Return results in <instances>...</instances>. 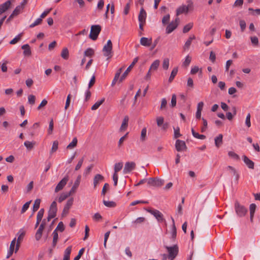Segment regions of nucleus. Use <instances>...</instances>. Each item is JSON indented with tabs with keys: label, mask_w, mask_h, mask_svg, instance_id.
Returning a JSON list of instances; mask_svg holds the SVG:
<instances>
[{
	"label": "nucleus",
	"mask_w": 260,
	"mask_h": 260,
	"mask_svg": "<svg viewBox=\"0 0 260 260\" xmlns=\"http://www.w3.org/2000/svg\"><path fill=\"white\" fill-rule=\"evenodd\" d=\"M234 208L237 215L239 217L245 216L248 212L247 209L238 201L235 202Z\"/></svg>",
	"instance_id": "f257e3e1"
},
{
	"label": "nucleus",
	"mask_w": 260,
	"mask_h": 260,
	"mask_svg": "<svg viewBox=\"0 0 260 260\" xmlns=\"http://www.w3.org/2000/svg\"><path fill=\"white\" fill-rule=\"evenodd\" d=\"M166 248L169 253L168 258L170 260H173L178 253V247L177 245H175L173 246H166Z\"/></svg>",
	"instance_id": "f03ea898"
},
{
	"label": "nucleus",
	"mask_w": 260,
	"mask_h": 260,
	"mask_svg": "<svg viewBox=\"0 0 260 260\" xmlns=\"http://www.w3.org/2000/svg\"><path fill=\"white\" fill-rule=\"evenodd\" d=\"M101 30V27L99 25H93L91 27L89 38L92 40H96Z\"/></svg>",
	"instance_id": "7ed1b4c3"
},
{
	"label": "nucleus",
	"mask_w": 260,
	"mask_h": 260,
	"mask_svg": "<svg viewBox=\"0 0 260 260\" xmlns=\"http://www.w3.org/2000/svg\"><path fill=\"white\" fill-rule=\"evenodd\" d=\"M145 210L147 212L153 215L158 222H162L165 220L163 214L159 211L151 208H146Z\"/></svg>",
	"instance_id": "20e7f679"
},
{
	"label": "nucleus",
	"mask_w": 260,
	"mask_h": 260,
	"mask_svg": "<svg viewBox=\"0 0 260 260\" xmlns=\"http://www.w3.org/2000/svg\"><path fill=\"white\" fill-rule=\"evenodd\" d=\"M180 22L179 18L177 17L174 21L170 22L166 27V33L169 34L174 31L178 26Z\"/></svg>",
	"instance_id": "39448f33"
},
{
	"label": "nucleus",
	"mask_w": 260,
	"mask_h": 260,
	"mask_svg": "<svg viewBox=\"0 0 260 260\" xmlns=\"http://www.w3.org/2000/svg\"><path fill=\"white\" fill-rule=\"evenodd\" d=\"M165 181L161 179L149 178L147 180L148 185L155 187H160L164 185Z\"/></svg>",
	"instance_id": "423d86ee"
},
{
	"label": "nucleus",
	"mask_w": 260,
	"mask_h": 260,
	"mask_svg": "<svg viewBox=\"0 0 260 260\" xmlns=\"http://www.w3.org/2000/svg\"><path fill=\"white\" fill-rule=\"evenodd\" d=\"M112 43L110 40H109L107 41V43L106 45H104L103 52L104 53V55L105 56L108 57V58L111 57V54L112 53Z\"/></svg>",
	"instance_id": "0eeeda50"
},
{
	"label": "nucleus",
	"mask_w": 260,
	"mask_h": 260,
	"mask_svg": "<svg viewBox=\"0 0 260 260\" xmlns=\"http://www.w3.org/2000/svg\"><path fill=\"white\" fill-rule=\"evenodd\" d=\"M136 164L134 161H127L125 162L124 167L123 170V173L124 174L130 173L132 171L135 169Z\"/></svg>",
	"instance_id": "6e6552de"
},
{
	"label": "nucleus",
	"mask_w": 260,
	"mask_h": 260,
	"mask_svg": "<svg viewBox=\"0 0 260 260\" xmlns=\"http://www.w3.org/2000/svg\"><path fill=\"white\" fill-rule=\"evenodd\" d=\"M138 57H135L132 63L130 64V66L127 68L126 71L124 72V73L122 75V76L120 78L119 82H122L127 76L128 73L131 71L132 69L134 67L135 64L138 62Z\"/></svg>",
	"instance_id": "1a4fd4ad"
},
{
	"label": "nucleus",
	"mask_w": 260,
	"mask_h": 260,
	"mask_svg": "<svg viewBox=\"0 0 260 260\" xmlns=\"http://www.w3.org/2000/svg\"><path fill=\"white\" fill-rule=\"evenodd\" d=\"M69 180L68 176H65L61 181L59 182V183L57 184L55 188V192H57L63 189L64 186L67 184L68 181Z\"/></svg>",
	"instance_id": "9d476101"
},
{
	"label": "nucleus",
	"mask_w": 260,
	"mask_h": 260,
	"mask_svg": "<svg viewBox=\"0 0 260 260\" xmlns=\"http://www.w3.org/2000/svg\"><path fill=\"white\" fill-rule=\"evenodd\" d=\"M175 148L177 151L180 152L186 148L184 141L180 140H177L175 143Z\"/></svg>",
	"instance_id": "9b49d317"
},
{
	"label": "nucleus",
	"mask_w": 260,
	"mask_h": 260,
	"mask_svg": "<svg viewBox=\"0 0 260 260\" xmlns=\"http://www.w3.org/2000/svg\"><path fill=\"white\" fill-rule=\"evenodd\" d=\"M57 211V208L56 202L55 201H53L50 206L48 214L55 217L56 216Z\"/></svg>",
	"instance_id": "f8f14e48"
},
{
	"label": "nucleus",
	"mask_w": 260,
	"mask_h": 260,
	"mask_svg": "<svg viewBox=\"0 0 260 260\" xmlns=\"http://www.w3.org/2000/svg\"><path fill=\"white\" fill-rule=\"evenodd\" d=\"M74 200L73 198L70 199L65 205L62 211V216L67 215L69 213V209L73 204Z\"/></svg>",
	"instance_id": "ddd939ff"
},
{
	"label": "nucleus",
	"mask_w": 260,
	"mask_h": 260,
	"mask_svg": "<svg viewBox=\"0 0 260 260\" xmlns=\"http://www.w3.org/2000/svg\"><path fill=\"white\" fill-rule=\"evenodd\" d=\"M11 5V2L10 0L6 1L3 4L0 5V15L8 10Z\"/></svg>",
	"instance_id": "4468645a"
},
{
	"label": "nucleus",
	"mask_w": 260,
	"mask_h": 260,
	"mask_svg": "<svg viewBox=\"0 0 260 260\" xmlns=\"http://www.w3.org/2000/svg\"><path fill=\"white\" fill-rule=\"evenodd\" d=\"M147 14L146 11L144 10L143 8H142L140 10L139 16H138V20L139 22H146Z\"/></svg>",
	"instance_id": "2eb2a0df"
},
{
	"label": "nucleus",
	"mask_w": 260,
	"mask_h": 260,
	"mask_svg": "<svg viewBox=\"0 0 260 260\" xmlns=\"http://www.w3.org/2000/svg\"><path fill=\"white\" fill-rule=\"evenodd\" d=\"M104 180V177L101 174H96L93 178L94 188H95L100 182Z\"/></svg>",
	"instance_id": "dca6fc26"
},
{
	"label": "nucleus",
	"mask_w": 260,
	"mask_h": 260,
	"mask_svg": "<svg viewBox=\"0 0 260 260\" xmlns=\"http://www.w3.org/2000/svg\"><path fill=\"white\" fill-rule=\"evenodd\" d=\"M243 160L244 163L249 169H254V163L253 162V161L250 160L248 157H247L246 155H243Z\"/></svg>",
	"instance_id": "f3484780"
},
{
	"label": "nucleus",
	"mask_w": 260,
	"mask_h": 260,
	"mask_svg": "<svg viewBox=\"0 0 260 260\" xmlns=\"http://www.w3.org/2000/svg\"><path fill=\"white\" fill-rule=\"evenodd\" d=\"M171 219L173 223L171 231V238L172 239L173 241H174L177 236V229L175 224V221L174 218L171 217Z\"/></svg>",
	"instance_id": "a211bd4d"
},
{
	"label": "nucleus",
	"mask_w": 260,
	"mask_h": 260,
	"mask_svg": "<svg viewBox=\"0 0 260 260\" xmlns=\"http://www.w3.org/2000/svg\"><path fill=\"white\" fill-rule=\"evenodd\" d=\"M152 39H148L146 37H142L140 39V44L141 45L149 47L151 45Z\"/></svg>",
	"instance_id": "6ab92c4d"
},
{
	"label": "nucleus",
	"mask_w": 260,
	"mask_h": 260,
	"mask_svg": "<svg viewBox=\"0 0 260 260\" xmlns=\"http://www.w3.org/2000/svg\"><path fill=\"white\" fill-rule=\"evenodd\" d=\"M256 208V206L255 204H251L249 206V211H250V219L251 222L253 221V219L254 217V214L255 213V211Z\"/></svg>",
	"instance_id": "aec40b11"
},
{
	"label": "nucleus",
	"mask_w": 260,
	"mask_h": 260,
	"mask_svg": "<svg viewBox=\"0 0 260 260\" xmlns=\"http://www.w3.org/2000/svg\"><path fill=\"white\" fill-rule=\"evenodd\" d=\"M187 12H188L187 8L186 7L185 5H182V6L179 7L176 10L177 17H178L179 15H180L182 13H187Z\"/></svg>",
	"instance_id": "412c9836"
},
{
	"label": "nucleus",
	"mask_w": 260,
	"mask_h": 260,
	"mask_svg": "<svg viewBox=\"0 0 260 260\" xmlns=\"http://www.w3.org/2000/svg\"><path fill=\"white\" fill-rule=\"evenodd\" d=\"M22 49L24 50L23 54L25 56H30L31 54V52L30 49V47L28 44H25L22 46Z\"/></svg>",
	"instance_id": "4be33fe9"
},
{
	"label": "nucleus",
	"mask_w": 260,
	"mask_h": 260,
	"mask_svg": "<svg viewBox=\"0 0 260 260\" xmlns=\"http://www.w3.org/2000/svg\"><path fill=\"white\" fill-rule=\"evenodd\" d=\"M71 251H72V246H71L68 247L66 249L64 252L63 260H70Z\"/></svg>",
	"instance_id": "5701e85b"
},
{
	"label": "nucleus",
	"mask_w": 260,
	"mask_h": 260,
	"mask_svg": "<svg viewBox=\"0 0 260 260\" xmlns=\"http://www.w3.org/2000/svg\"><path fill=\"white\" fill-rule=\"evenodd\" d=\"M226 169L228 170H229L231 174H232L233 175L235 176V179L237 181H238L239 178V175L238 173L237 172L236 169L234 167L230 166H228Z\"/></svg>",
	"instance_id": "b1692460"
},
{
	"label": "nucleus",
	"mask_w": 260,
	"mask_h": 260,
	"mask_svg": "<svg viewBox=\"0 0 260 260\" xmlns=\"http://www.w3.org/2000/svg\"><path fill=\"white\" fill-rule=\"evenodd\" d=\"M25 233L24 232L21 233L20 235L18 236L17 240V243L16 244V247L15 249V252L16 253L18 250H19L20 244L21 241L22 240L24 236Z\"/></svg>",
	"instance_id": "393cba45"
},
{
	"label": "nucleus",
	"mask_w": 260,
	"mask_h": 260,
	"mask_svg": "<svg viewBox=\"0 0 260 260\" xmlns=\"http://www.w3.org/2000/svg\"><path fill=\"white\" fill-rule=\"evenodd\" d=\"M222 135L219 134L217 137H216L215 138V145L216 147L219 148L222 144Z\"/></svg>",
	"instance_id": "a878e982"
},
{
	"label": "nucleus",
	"mask_w": 260,
	"mask_h": 260,
	"mask_svg": "<svg viewBox=\"0 0 260 260\" xmlns=\"http://www.w3.org/2000/svg\"><path fill=\"white\" fill-rule=\"evenodd\" d=\"M128 117L126 116L124 117L122 124L120 126V131H123L126 129L128 125Z\"/></svg>",
	"instance_id": "bb28decb"
},
{
	"label": "nucleus",
	"mask_w": 260,
	"mask_h": 260,
	"mask_svg": "<svg viewBox=\"0 0 260 260\" xmlns=\"http://www.w3.org/2000/svg\"><path fill=\"white\" fill-rule=\"evenodd\" d=\"M178 73V68H174L171 72L170 76L169 78V82L171 83L174 80L175 77L176 76Z\"/></svg>",
	"instance_id": "cd10ccee"
},
{
	"label": "nucleus",
	"mask_w": 260,
	"mask_h": 260,
	"mask_svg": "<svg viewBox=\"0 0 260 260\" xmlns=\"http://www.w3.org/2000/svg\"><path fill=\"white\" fill-rule=\"evenodd\" d=\"M191 133L192 136L197 139L204 140L206 138V136L204 135H200L199 133L195 132L193 128H191Z\"/></svg>",
	"instance_id": "c85d7f7f"
},
{
	"label": "nucleus",
	"mask_w": 260,
	"mask_h": 260,
	"mask_svg": "<svg viewBox=\"0 0 260 260\" xmlns=\"http://www.w3.org/2000/svg\"><path fill=\"white\" fill-rule=\"evenodd\" d=\"M105 98H102L100 101H97L92 107V110H95L98 109L99 107L104 102Z\"/></svg>",
	"instance_id": "c756f323"
},
{
	"label": "nucleus",
	"mask_w": 260,
	"mask_h": 260,
	"mask_svg": "<svg viewBox=\"0 0 260 260\" xmlns=\"http://www.w3.org/2000/svg\"><path fill=\"white\" fill-rule=\"evenodd\" d=\"M41 203V200L39 199H37L35 200V203L33 205L32 208V214L34 213L36 211H37Z\"/></svg>",
	"instance_id": "7c9ffc66"
},
{
	"label": "nucleus",
	"mask_w": 260,
	"mask_h": 260,
	"mask_svg": "<svg viewBox=\"0 0 260 260\" xmlns=\"http://www.w3.org/2000/svg\"><path fill=\"white\" fill-rule=\"evenodd\" d=\"M52 235H53L52 246L53 247H55V246L56 245L58 238V233H57V231H56V230H54L53 232Z\"/></svg>",
	"instance_id": "2f4dec72"
},
{
	"label": "nucleus",
	"mask_w": 260,
	"mask_h": 260,
	"mask_svg": "<svg viewBox=\"0 0 260 260\" xmlns=\"http://www.w3.org/2000/svg\"><path fill=\"white\" fill-rule=\"evenodd\" d=\"M35 143V142H30L28 141H26L25 142H24V145L26 147L27 150H30L34 147Z\"/></svg>",
	"instance_id": "473e14b6"
},
{
	"label": "nucleus",
	"mask_w": 260,
	"mask_h": 260,
	"mask_svg": "<svg viewBox=\"0 0 260 260\" xmlns=\"http://www.w3.org/2000/svg\"><path fill=\"white\" fill-rule=\"evenodd\" d=\"M147 138V129L146 127L143 128L141 133L140 140L142 142L146 141Z\"/></svg>",
	"instance_id": "72a5a7b5"
},
{
	"label": "nucleus",
	"mask_w": 260,
	"mask_h": 260,
	"mask_svg": "<svg viewBox=\"0 0 260 260\" xmlns=\"http://www.w3.org/2000/svg\"><path fill=\"white\" fill-rule=\"evenodd\" d=\"M195 39V36H190L185 42L184 46V49H188L191 45V42L193 40Z\"/></svg>",
	"instance_id": "f704fd0d"
},
{
	"label": "nucleus",
	"mask_w": 260,
	"mask_h": 260,
	"mask_svg": "<svg viewBox=\"0 0 260 260\" xmlns=\"http://www.w3.org/2000/svg\"><path fill=\"white\" fill-rule=\"evenodd\" d=\"M61 56L64 59H68L69 56V50L67 48H64L61 53Z\"/></svg>",
	"instance_id": "c9c22d12"
},
{
	"label": "nucleus",
	"mask_w": 260,
	"mask_h": 260,
	"mask_svg": "<svg viewBox=\"0 0 260 260\" xmlns=\"http://www.w3.org/2000/svg\"><path fill=\"white\" fill-rule=\"evenodd\" d=\"M159 63L160 61L159 60L157 59L154 60L151 64L149 70L154 71L157 70L159 66Z\"/></svg>",
	"instance_id": "e433bc0d"
},
{
	"label": "nucleus",
	"mask_w": 260,
	"mask_h": 260,
	"mask_svg": "<svg viewBox=\"0 0 260 260\" xmlns=\"http://www.w3.org/2000/svg\"><path fill=\"white\" fill-rule=\"evenodd\" d=\"M78 140L76 137H75L72 141L67 146V148L71 149L77 146Z\"/></svg>",
	"instance_id": "4c0bfd02"
},
{
	"label": "nucleus",
	"mask_w": 260,
	"mask_h": 260,
	"mask_svg": "<svg viewBox=\"0 0 260 260\" xmlns=\"http://www.w3.org/2000/svg\"><path fill=\"white\" fill-rule=\"evenodd\" d=\"M23 9V7L22 6H20V5H19V6H17L15 9H14V10L12 12V15H14V16H16L18 15H19L21 11H22Z\"/></svg>",
	"instance_id": "58836bf2"
},
{
	"label": "nucleus",
	"mask_w": 260,
	"mask_h": 260,
	"mask_svg": "<svg viewBox=\"0 0 260 260\" xmlns=\"http://www.w3.org/2000/svg\"><path fill=\"white\" fill-rule=\"evenodd\" d=\"M123 167V164L122 162L116 163L114 165V173H117L120 171Z\"/></svg>",
	"instance_id": "ea45409f"
},
{
	"label": "nucleus",
	"mask_w": 260,
	"mask_h": 260,
	"mask_svg": "<svg viewBox=\"0 0 260 260\" xmlns=\"http://www.w3.org/2000/svg\"><path fill=\"white\" fill-rule=\"evenodd\" d=\"M71 194H72L70 193V192L68 193H61L58 199V202L61 203L62 201L65 200Z\"/></svg>",
	"instance_id": "a19ab883"
},
{
	"label": "nucleus",
	"mask_w": 260,
	"mask_h": 260,
	"mask_svg": "<svg viewBox=\"0 0 260 260\" xmlns=\"http://www.w3.org/2000/svg\"><path fill=\"white\" fill-rule=\"evenodd\" d=\"M94 50L91 48H88L85 51L84 54L85 56L91 57L94 54Z\"/></svg>",
	"instance_id": "79ce46f5"
},
{
	"label": "nucleus",
	"mask_w": 260,
	"mask_h": 260,
	"mask_svg": "<svg viewBox=\"0 0 260 260\" xmlns=\"http://www.w3.org/2000/svg\"><path fill=\"white\" fill-rule=\"evenodd\" d=\"M22 36V33H20V34H18L12 40H11L10 42V44H12V45L16 44L18 42H19Z\"/></svg>",
	"instance_id": "37998d69"
},
{
	"label": "nucleus",
	"mask_w": 260,
	"mask_h": 260,
	"mask_svg": "<svg viewBox=\"0 0 260 260\" xmlns=\"http://www.w3.org/2000/svg\"><path fill=\"white\" fill-rule=\"evenodd\" d=\"M103 204L106 207L110 208L115 207L116 205V203L113 201H107L105 200L103 201Z\"/></svg>",
	"instance_id": "c03bdc74"
},
{
	"label": "nucleus",
	"mask_w": 260,
	"mask_h": 260,
	"mask_svg": "<svg viewBox=\"0 0 260 260\" xmlns=\"http://www.w3.org/2000/svg\"><path fill=\"white\" fill-rule=\"evenodd\" d=\"M43 230V229L39 228L35 235V238L37 241L40 240L41 238Z\"/></svg>",
	"instance_id": "a18cd8bd"
},
{
	"label": "nucleus",
	"mask_w": 260,
	"mask_h": 260,
	"mask_svg": "<svg viewBox=\"0 0 260 260\" xmlns=\"http://www.w3.org/2000/svg\"><path fill=\"white\" fill-rule=\"evenodd\" d=\"M191 60V57L189 55H187L185 57V60L183 61L182 63V66L185 67H187Z\"/></svg>",
	"instance_id": "49530a36"
},
{
	"label": "nucleus",
	"mask_w": 260,
	"mask_h": 260,
	"mask_svg": "<svg viewBox=\"0 0 260 260\" xmlns=\"http://www.w3.org/2000/svg\"><path fill=\"white\" fill-rule=\"evenodd\" d=\"M228 155L229 156L232 158L233 159H235V160H239L240 159V157L239 156L236 154L235 152H234V151H229L228 152Z\"/></svg>",
	"instance_id": "de8ad7c7"
},
{
	"label": "nucleus",
	"mask_w": 260,
	"mask_h": 260,
	"mask_svg": "<svg viewBox=\"0 0 260 260\" xmlns=\"http://www.w3.org/2000/svg\"><path fill=\"white\" fill-rule=\"evenodd\" d=\"M80 183L78 181H75L72 188L71 189L70 192L71 194L75 193L77 189L79 186Z\"/></svg>",
	"instance_id": "09e8293b"
},
{
	"label": "nucleus",
	"mask_w": 260,
	"mask_h": 260,
	"mask_svg": "<svg viewBox=\"0 0 260 260\" xmlns=\"http://www.w3.org/2000/svg\"><path fill=\"white\" fill-rule=\"evenodd\" d=\"M145 220L146 219L145 217H140L137 218L135 221L133 222V223L136 225H138L145 222Z\"/></svg>",
	"instance_id": "8fccbe9b"
},
{
	"label": "nucleus",
	"mask_w": 260,
	"mask_h": 260,
	"mask_svg": "<svg viewBox=\"0 0 260 260\" xmlns=\"http://www.w3.org/2000/svg\"><path fill=\"white\" fill-rule=\"evenodd\" d=\"M169 59L168 58H165L163 60L162 62V68L164 70H168L169 67Z\"/></svg>",
	"instance_id": "3c124183"
},
{
	"label": "nucleus",
	"mask_w": 260,
	"mask_h": 260,
	"mask_svg": "<svg viewBox=\"0 0 260 260\" xmlns=\"http://www.w3.org/2000/svg\"><path fill=\"white\" fill-rule=\"evenodd\" d=\"M58 142L57 140L54 141L53 142V144H52V146L51 148L50 153H52L55 152L58 149Z\"/></svg>",
	"instance_id": "603ef678"
},
{
	"label": "nucleus",
	"mask_w": 260,
	"mask_h": 260,
	"mask_svg": "<svg viewBox=\"0 0 260 260\" xmlns=\"http://www.w3.org/2000/svg\"><path fill=\"white\" fill-rule=\"evenodd\" d=\"M36 101V96L32 94L29 95L28 96V103L33 105L35 104Z\"/></svg>",
	"instance_id": "864d4df0"
},
{
	"label": "nucleus",
	"mask_w": 260,
	"mask_h": 260,
	"mask_svg": "<svg viewBox=\"0 0 260 260\" xmlns=\"http://www.w3.org/2000/svg\"><path fill=\"white\" fill-rule=\"evenodd\" d=\"M192 26H193V24H192V23H191L186 24L183 27V32L184 33H186V32H188L191 29V28L192 27Z\"/></svg>",
	"instance_id": "5fc2aeb1"
},
{
	"label": "nucleus",
	"mask_w": 260,
	"mask_h": 260,
	"mask_svg": "<svg viewBox=\"0 0 260 260\" xmlns=\"http://www.w3.org/2000/svg\"><path fill=\"white\" fill-rule=\"evenodd\" d=\"M30 203L31 201L27 202L23 205L21 211L22 214L24 213L28 209Z\"/></svg>",
	"instance_id": "6e6d98bb"
},
{
	"label": "nucleus",
	"mask_w": 260,
	"mask_h": 260,
	"mask_svg": "<svg viewBox=\"0 0 260 260\" xmlns=\"http://www.w3.org/2000/svg\"><path fill=\"white\" fill-rule=\"evenodd\" d=\"M170 16L169 14H167L164 16L162 19V23L163 25H166L170 21Z\"/></svg>",
	"instance_id": "4d7b16f0"
},
{
	"label": "nucleus",
	"mask_w": 260,
	"mask_h": 260,
	"mask_svg": "<svg viewBox=\"0 0 260 260\" xmlns=\"http://www.w3.org/2000/svg\"><path fill=\"white\" fill-rule=\"evenodd\" d=\"M39 123L36 122L30 128H31V129L32 130V132H30V135L31 136H34L35 135V130L36 129H37L39 127Z\"/></svg>",
	"instance_id": "13d9d810"
},
{
	"label": "nucleus",
	"mask_w": 260,
	"mask_h": 260,
	"mask_svg": "<svg viewBox=\"0 0 260 260\" xmlns=\"http://www.w3.org/2000/svg\"><path fill=\"white\" fill-rule=\"evenodd\" d=\"M174 138L177 139L181 136V134L180 133V128L179 127H177L176 128L174 127Z\"/></svg>",
	"instance_id": "bf43d9fd"
},
{
	"label": "nucleus",
	"mask_w": 260,
	"mask_h": 260,
	"mask_svg": "<svg viewBox=\"0 0 260 260\" xmlns=\"http://www.w3.org/2000/svg\"><path fill=\"white\" fill-rule=\"evenodd\" d=\"M250 40L251 42V43L254 46H257L258 45V39L257 37H250Z\"/></svg>",
	"instance_id": "052dcab7"
},
{
	"label": "nucleus",
	"mask_w": 260,
	"mask_h": 260,
	"mask_svg": "<svg viewBox=\"0 0 260 260\" xmlns=\"http://www.w3.org/2000/svg\"><path fill=\"white\" fill-rule=\"evenodd\" d=\"M64 224L62 222L60 221L58 224V225L55 230H56V231H57V230H58L60 232H63L64 231Z\"/></svg>",
	"instance_id": "680f3d73"
},
{
	"label": "nucleus",
	"mask_w": 260,
	"mask_h": 260,
	"mask_svg": "<svg viewBox=\"0 0 260 260\" xmlns=\"http://www.w3.org/2000/svg\"><path fill=\"white\" fill-rule=\"evenodd\" d=\"M84 157H82L78 162V164H77V165L75 167V171H78V170H79L82 164H83V161H84Z\"/></svg>",
	"instance_id": "e2e57ef3"
},
{
	"label": "nucleus",
	"mask_w": 260,
	"mask_h": 260,
	"mask_svg": "<svg viewBox=\"0 0 260 260\" xmlns=\"http://www.w3.org/2000/svg\"><path fill=\"white\" fill-rule=\"evenodd\" d=\"M176 105V95L175 94H173L172 96L171 102V106L172 107H174Z\"/></svg>",
	"instance_id": "0e129e2a"
},
{
	"label": "nucleus",
	"mask_w": 260,
	"mask_h": 260,
	"mask_svg": "<svg viewBox=\"0 0 260 260\" xmlns=\"http://www.w3.org/2000/svg\"><path fill=\"white\" fill-rule=\"evenodd\" d=\"M167 105V101L165 98H163L161 100L160 109L164 110L166 108Z\"/></svg>",
	"instance_id": "69168bd1"
},
{
	"label": "nucleus",
	"mask_w": 260,
	"mask_h": 260,
	"mask_svg": "<svg viewBox=\"0 0 260 260\" xmlns=\"http://www.w3.org/2000/svg\"><path fill=\"white\" fill-rule=\"evenodd\" d=\"M239 24L240 26L241 31H243L245 30L246 26L245 21L244 20H240L239 21Z\"/></svg>",
	"instance_id": "338daca9"
},
{
	"label": "nucleus",
	"mask_w": 260,
	"mask_h": 260,
	"mask_svg": "<svg viewBox=\"0 0 260 260\" xmlns=\"http://www.w3.org/2000/svg\"><path fill=\"white\" fill-rule=\"evenodd\" d=\"M84 251V248L81 249L79 250L78 255L74 258V260H79V259L81 258L82 255L83 254Z\"/></svg>",
	"instance_id": "774afa93"
}]
</instances>
